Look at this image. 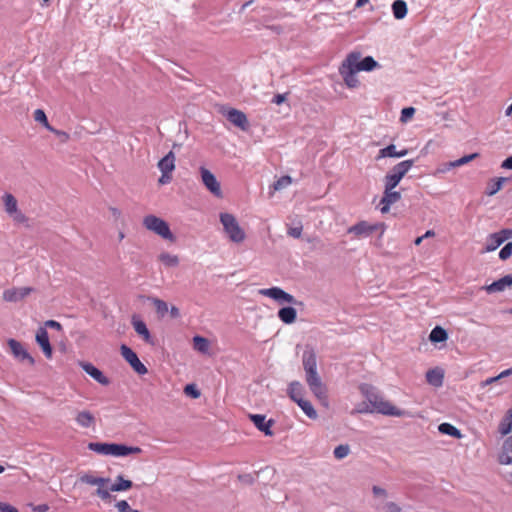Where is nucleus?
Instances as JSON below:
<instances>
[{
  "instance_id": "1",
  "label": "nucleus",
  "mask_w": 512,
  "mask_h": 512,
  "mask_svg": "<svg viewBox=\"0 0 512 512\" xmlns=\"http://www.w3.org/2000/svg\"><path fill=\"white\" fill-rule=\"evenodd\" d=\"M360 390L371 405V412H377L383 415L396 417H401L404 415L402 410L398 409L392 403L377 394L374 391V387L371 385L363 384L360 386Z\"/></svg>"
},
{
  "instance_id": "2",
  "label": "nucleus",
  "mask_w": 512,
  "mask_h": 512,
  "mask_svg": "<svg viewBox=\"0 0 512 512\" xmlns=\"http://www.w3.org/2000/svg\"><path fill=\"white\" fill-rule=\"evenodd\" d=\"M88 449L98 454L112 455L116 457L127 456L129 454H140L142 452V449L137 446L129 447L124 444L100 442L89 443Z\"/></svg>"
},
{
  "instance_id": "3",
  "label": "nucleus",
  "mask_w": 512,
  "mask_h": 512,
  "mask_svg": "<svg viewBox=\"0 0 512 512\" xmlns=\"http://www.w3.org/2000/svg\"><path fill=\"white\" fill-rule=\"evenodd\" d=\"M414 160H404L397 163L393 168L384 176V188L395 189L400 181L405 177L409 170L413 167Z\"/></svg>"
},
{
  "instance_id": "4",
  "label": "nucleus",
  "mask_w": 512,
  "mask_h": 512,
  "mask_svg": "<svg viewBox=\"0 0 512 512\" xmlns=\"http://www.w3.org/2000/svg\"><path fill=\"white\" fill-rule=\"evenodd\" d=\"M220 222L223 225L224 231L230 241L234 243H241L245 240V231L240 227L234 215L230 213H221Z\"/></svg>"
},
{
  "instance_id": "5",
  "label": "nucleus",
  "mask_w": 512,
  "mask_h": 512,
  "mask_svg": "<svg viewBox=\"0 0 512 512\" xmlns=\"http://www.w3.org/2000/svg\"><path fill=\"white\" fill-rule=\"evenodd\" d=\"M143 226L165 240H169L171 242L175 241V237L171 232L168 223L155 215L145 216L143 218Z\"/></svg>"
},
{
  "instance_id": "6",
  "label": "nucleus",
  "mask_w": 512,
  "mask_h": 512,
  "mask_svg": "<svg viewBox=\"0 0 512 512\" xmlns=\"http://www.w3.org/2000/svg\"><path fill=\"white\" fill-rule=\"evenodd\" d=\"M343 63H345L348 67L352 68L355 72L359 71H372L379 66L378 62L374 60L373 57L367 56L361 60L360 52H351L344 59Z\"/></svg>"
},
{
  "instance_id": "7",
  "label": "nucleus",
  "mask_w": 512,
  "mask_h": 512,
  "mask_svg": "<svg viewBox=\"0 0 512 512\" xmlns=\"http://www.w3.org/2000/svg\"><path fill=\"white\" fill-rule=\"evenodd\" d=\"M306 382L315 397L327 406V389L317 371L306 373Z\"/></svg>"
},
{
  "instance_id": "8",
  "label": "nucleus",
  "mask_w": 512,
  "mask_h": 512,
  "mask_svg": "<svg viewBox=\"0 0 512 512\" xmlns=\"http://www.w3.org/2000/svg\"><path fill=\"white\" fill-rule=\"evenodd\" d=\"M2 200L5 212L12 217L15 222L24 223L27 220L26 216L18 209V202L14 195L5 193L2 196Z\"/></svg>"
},
{
  "instance_id": "9",
  "label": "nucleus",
  "mask_w": 512,
  "mask_h": 512,
  "mask_svg": "<svg viewBox=\"0 0 512 512\" xmlns=\"http://www.w3.org/2000/svg\"><path fill=\"white\" fill-rule=\"evenodd\" d=\"M201 181L206 189L215 197L222 198L223 193L221 190L220 182L215 175L205 167H200Z\"/></svg>"
},
{
  "instance_id": "10",
  "label": "nucleus",
  "mask_w": 512,
  "mask_h": 512,
  "mask_svg": "<svg viewBox=\"0 0 512 512\" xmlns=\"http://www.w3.org/2000/svg\"><path fill=\"white\" fill-rule=\"evenodd\" d=\"M381 229L382 232L384 231V224L382 223H375L370 224L367 221H360L356 223L355 225L348 228L347 232L349 234H353L355 238H362V237H368L375 231Z\"/></svg>"
},
{
  "instance_id": "11",
  "label": "nucleus",
  "mask_w": 512,
  "mask_h": 512,
  "mask_svg": "<svg viewBox=\"0 0 512 512\" xmlns=\"http://www.w3.org/2000/svg\"><path fill=\"white\" fill-rule=\"evenodd\" d=\"M120 352L126 362L130 364L132 369L139 375H145L148 370L146 366L140 361L137 354L128 346L121 345Z\"/></svg>"
},
{
  "instance_id": "12",
  "label": "nucleus",
  "mask_w": 512,
  "mask_h": 512,
  "mask_svg": "<svg viewBox=\"0 0 512 512\" xmlns=\"http://www.w3.org/2000/svg\"><path fill=\"white\" fill-rule=\"evenodd\" d=\"M262 296L269 297L280 303L293 304L296 302L295 297L279 287L263 288L258 291Z\"/></svg>"
},
{
  "instance_id": "13",
  "label": "nucleus",
  "mask_w": 512,
  "mask_h": 512,
  "mask_svg": "<svg viewBox=\"0 0 512 512\" xmlns=\"http://www.w3.org/2000/svg\"><path fill=\"white\" fill-rule=\"evenodd\" d=\"M510 237H512V231L508 229H503L499 232L490 234L487 237L484 252H491L496 250Z\"/></svg>"
},
{
  "instance_id": "14",
  "label": "nucleus",
  "mask_w": 512,
  "mask_h": 512,
  "mask_svg": "<svg viewBox=\"0 0 512 512\" xmlns=\"http://www.w3.org/2000/svg\"><path fill=\"white\" fill-rule=\"evenodd\" d=\"M401 199V193L392 188H384L383 196L379 202V209L382 214H386L390 211L393 204L397 203Z\"/></svg>"
},
{
  "instance_id": "15",
  "label": "nucleus",
  "mask_w": 512,
  "mask_h": 512,
  "mask_svg": "<svg viewBox=\"0 0 512 512\" xmlns=\"http://www.w3.org/2000/svg\"><path fill=\"white\" fill-rule=\"evenodd\" d=\"M34 291L31 287H12L4 290L3 300L6 302H18L29 296Z\"/></svg>"
},
{
  "instance_id": "16",
  "label": "nucleus",
  "mask_w": 512,
  "mask_h": 512,
  "mask_svg": "<svg viewBox=\"0 0 512 512\" xmlns=\"http://www.w3.org/2000/svg\"><path fill=\"white\" fill-rule=\"evenodd\" d=\"M7 344L15 358H17L20 361H27L30 365L35 364L34 358L28 353V351L24 348L22 343L15 339H9Z\"/></svg>"
},
{
  "instance_id": "17",
  "label": "nucleus",
  "mask_w": 512,
  "mask_h": 512,
  "mask_svg": "<svg viewBox=\"0 0 512 512\" xmlns=\"http://www.w3.org/2000/svg\"><path fill=\"white\" fill-rule=\"evenodd\" d=\"M225 116L236 127L240 128L243 131L248 130L249 122L244 112L235 108H230L225 113Z\"/></svg>"
},
{
  "instance_id": "18",
  "label": "nucleus",
  "mask_w": 512,
  "mask_h": 512,
  "mask_svg": "<svg viewBox=\"0 0 512 512\" xmlns=\"http://www.w3.org/2000/svg\"><path fill=\"white\" fill-rule=\"evenodd\" d=\"M36 342L42 349L45 357L51 359L53 355L52 346L49 341V335L45 328L40 327L36 332Z\"/></svg>"
},
{
  "instance_id": "19",
  "label": "nucleus",
  "mask_w": 512,
  "mask_h": 512,
  "mask_svg": "<svg viewBox=\"0 0 512 512\" xmlns=\"http://www.w3.org/2000/svg\"><path fill=\"white\" fill-rule=\"evenodd\" d=\"M339 73L342 76L344 83L348 88H356L359 86V80L356 76V73L352 68L348 67L345 63L342 62L339 67Z\"/></svg>"
},
{
  "instance_id": "20",
  "label": "nucleus",
  "mask_w": 512,
  "mask_h": 512,
  "mask_svg": "<svg viewBox=\"0 0 512 512\" xmlns=\"http://www.w3.org/2000/svg\"><path fill=\"white\" fill-rule=\"evenodd\" d=\"M132 326L135 332L146 342L153 343L151 334L143 320L139 318L137 315H133L131 319Z\"/></svg>"
},
{
  "instance_id": "21",
  "label": "nucleus",
  "mask_w": 512,
  "mask_h": 512,
  "mask_svg": "<svg viewBox=\"0 0 512 512\" xmlns=\"http://www.w3.org/2000/svg\"><path fill=\"white\" fill-rule=\"evenodd\" d=\"M80 367L98 383L102 385H108L110 383L109 379L91 363L80 362Z\"/></svg>"
},
{
  "instance_id": "22",
  "label": "nucleus",
  "mask_w": 512,
  "mask_h": 512,
  "mask_svg": "<svg viewBox=\"0 0 512 512\" xmlns=\"http://www.w3.org/2000/svg\"><path fill=\"white\" fill-rule=\"evenodd\" d=\"M250 419L254 423V425L265 435L271 436L273 435V432L271 430V426L273 425V420L266 421V418L264 415L260 414H252L250 415Z\"/></svg>"
},
{
  "instance_id": "23",
  "label": "nucleus",
  "mask_w": 512,
  "mask_h": 512,
  "mask_svg": "<svg viewBox=\"0 0 512 512\" xmlns=\"http://www.w3.org/2000/svg\"><path fill=\"white\" fill-rule=\"evenodd\" d=\"M512 285V274L505 275L501 279L494 281L490 285H487L485 287V290L488 293H495V292H501L505 290L506 287H509Z\"/></svg>"
},
{
  "instance_id": "24",
  "label": "nucleus",
  "mask_w": 512,
  "mask_h": 512,
  "mask_svg": "<svg viewBox=\"0 0 512 512\" xmlns=\"http://www.w3.org/2000/svg\"><path fill=\"white\" fill-rule=\"evenodd\" d=\"M158 168L161 173H172L175 169V155L172 151L158 162Z\"/></svg>"
},
{
  "instance_id": "25",
  "label": "nucleus",
  "mask_w": 512,
  "mask_h": 512,
  "mask_svg": "<svg viewBox=\"0 0 512 512\" xmlns=\"http://www.w3.org/2000/svg\"><path fill=\"white\" fill-rule=\"evenodd\" d=\"M303 367L306 373L317 371V360L313 350H306L303 353Z\"/></svg>"
},
{
  "instance_id": "26",
  "label": "nucleus",
  "mask_w": 512,
  "mask_h": 512,
  "mask_svg": "<svg viewBox=\"0 0 512 512\" xmlns=\"http://www.w3.org/2000/svg\"><path fill=\"white\" fill-rule=\"evenodd\" d=\"M76 423L83 428H90L95 425V417L89 411H81L76 415Z\"/></svg>"
},
{
  "instance_id": "27",
  "label": "nucleus",
  "mask_w": 512,
  "mask_h": 512,
  "mask_svg": "<svg viewBox=\"0 0 512 512\" xmlns=\"http://www.w3.org/2000/svg\"><path fill=\"white\" fill-rule=\"evenodd\" d=\"M444 373L441 369H430L426 373V380L429 384L440 387L443 383Z\"/></svg>"
},
{
  "instance_id": "28",
  "label": "nucleus",
  "mask_w": 512,
  "mask_h": 512,
  "mask_svg": "<svg viewBox=\"0 0 512 512\" xmlns=\"http://www.w3.org/2000/svg\"><path fill=\"white\" fill-rule=\"evenodd\" d=\"M132 486L133 483L131 480L125 479L123 476L118 475L115 479V482L110 485V490L112 492L127 491L131 489Z\"/></svg>"
},
{
  "instance_id": "29",
  "label": "nucleus",
  "mask_w": 512,
  "mask_h": 512,
  "mask_svg": "<svg viewBox=\"0 0 512 512\" xmlns=\"http://www.w3.org/2000/svg\"><path fill=\"white\" fill-rule=\"evenodd\" d=\"M103 483L102 484H97L96 487V495L102 500V501H109L111 500V494L110 492H112L110 490V486H109V483H110V478H105L103 477Z\"/></svg>"
},
{
  "instance_id": "30",
  "label": "nucleus",
  "mask_w": 512,
  "mask_h": 512,
  "mask_svg": "<svg viewBox=\"0 0 512 512\" xmlns=\"http://www.w3.org/2000/svg\"><path fill=\"white\" fill-rule=\"evenodd\" d=\"M279 319L285 324H292L295 322L297 312L293 307H284L278 311Z\"/></svg>"
},
{
  "instance_id": "31",
  "label": "nucleus",
  "mask_w": 512,
  "mask_h": 512,
  "mask_svg": "<svg viewBox=\"0 0 512 512\" xmlns=\"http://www.w3.org/2000/svg\"><path fill=\"white\" fill-rule=\"evenodd\" d=\"M288 395L294 401L298 402L303 398V386L298 381H293L289 384Z\"/></svg>"
},
{
  "instance_id": "32",
  "label": "nucleus",
  "mask_w": 512,
  "mask_h": 512,
  "mask_svg": "<svg viewBox=\"0 0 512 512\" xmlns=\"http://www.w3.org/2000/svg\"><path fill=\"white\" fill-rule=\"evenodd\" d=\"M79 482L89 486H96L97 484H102L104 481L103 477H98L93 472H86L80 475Z\"/></svg>"
},
{
  "instance_id": "33",
  "label": "nucleus",
  "mask_w": 512,
  "mask_h": 512,
  "mask_svg": "<svg viewBox=\"0 0 512 512\" xmlns=\"http://www.w3.org/2000/svg\"><path fill=\"white\" fill-rule=\"evenodd\" d=\"M393 15L396 19H403L407 15V4L403 0H396L392 4Z\"/></svg>"
},
{
  "instance_id": "34",
  "label": "nucleus",
  "mask_w": 512,
  "mask_h": 512,
  "mask_svg": "<svg viewBox=\"0 0 512 512\" xmlns=\"http://www.w3.org/2000/svg\"><path fill=\"white\" fill-rule=\"evenodd\" d=\"M512 431V408L508 410L505 417L499 424V432L502 435H507Z\"/></svg>"
},
{
  "instance_id": "35",
  "label": "nucleus",
  "mask_w": 512,
  "mask_h": 512,
  "mask_svg": "<svg viewBox=\"0 0 512 512\" xmlns=\"http://www.w3.org/2000/svg\"><path fill=\"white\" fill-rule=\"evenodd\" d=\"M448 338V334L445 329H443L440 326H436L432 329L429 339L431 342L438 343V342H444Z\"/></svg>"
},
{
  "instance_id": "36",
  "label": "nucleus",
  "mask_w": 512,
  "mask_h": 512,
  "mask_svg": "<svg viewBox=\"0 0 512 512\" xmlns=\"http://www.w3.org/2000/svg\"><path fill=\"white\" fill-rule=\"evenodd\" d=\"M158 259L166 267H176L179 264V258L177 255L163 252L158 256Z\"/></svg>"
},
{
  "instance_id": "37",
  "label": "nucleus",
  "mask_w": 512,
  "mask_h": 512,
  "mask_svg": "<svg viewBox=\"0 0 512 512\" xmlns=\"http://www.w3.org/2000/svg\"><path fill=\"white\" fill-rule=\"evenodd\" d=\"M297 404L302 409V411L307 415V417H309L310 419L317 418V412L310 401L302 399L298 401Z\"/></svg>"
},
{
  "instance_id": "38",
  "label": "nucleus",
  "mask_w": 512,
  "mask_h": 512,
  "mask_svg": "<svg viewBox=\"0 0 512 512\" xmlns=\"http://www.w3.org/2000/svg\"><path fill=\"white\" fill-rule=\"evenodd\" d=\"M505 181L506 179L503 177L492 179L488 183L486 194L489 196L496 194L499 190H501L502 185Z\"/></svg>"
},
{
  "instance_id": "39",
  "label": "nucleus",
  "mask_w": 512,
  "mask_h": 512,
  "mask_svg": "<svg viewBox=\"0 0 512 512\" xmlns=\"http://www.w3.org/2000/svg\"><path fill=\"white\" fill-rule=\"evenodd\" d=\"M193 347L195 350L201 353H208L209 350V341L202 336H195L193 338Z\"/></svg>"
},
{
  "instance_id": "40",
  "label": "nucleus",
  "mask_w": 512,
  "mask_h": 512,
  "mask_svg": "<svg viewBox=\"0 0 512 512\" xmlns=\"http://www.w3.org/2000/svg\"><path fill=\"white\" fill-rule=\"evenodd\" d=\"M397 153H398V151L396 150V146L391 144V145H388L387 147L379 150V152L376 156V160H379L382 158H387V157L397 158Z\"/></svg>"
},
{
  "instance_id": "41",
  "label": "nucleus",
  "mask_w": 512,
  "mask_h": 512,
  "mask_svg": "<svg viewBox=\"0 0 512 512\" xmlns=\"http://www.w3.org/2000/svg\"><path fill=\"white\" fill-rule=\"evenodd\" d=\"M439 431L443 434L450 435L456 438L461 437L460 431L449 423H442L439 425Z\"/></svg>"
},
{
  "instance_id": "42",
  "label": "nucleus",
  "mask_w": 512,
  "mask_h": 512,
  "mask_svg": "<svg viewBox=\"0 0 512 512\" xmlns=\"http://www.w3.org/2000/svg\"><path fill=\"white\" fill-rule=\"evenodd\" d=\"M479 157V154L478 153H473V154H470V155H465L455 161H452L449 163V167H459V166H462V165H465L467 163H469L470 161L476 159Z\"/></svg>"
},
{
  "instance_id": "43",
  "label": "nucleus",
  "mask_w": 512,
  "mask_h": 512,
  "mask_svg": "<svg viewBox=\"0 0 512 512\" xmlns=\"http://www.w3.org/2000/svg\"><path fill=\"white\" fill-rule=\"evenodd\" d=\"M152 303L155 307L157 314L160 315L161 317H163L169 310L167 303L161 299L153 298Z\"/></svg>"
},
{
  "instance_id": "44",
  "label": "nucleus",
  "mask_w": 512,
  "mask_h": 512,
  "mask_svg": "<svg viewBox=\"0 0 512 512\" xmlns=\"http://www.w3.org/2000/svg\"><path fill=\"white\" fill-rule=\"evenodd\" d=\"M34 120L41 123L47 130L51 129V125L48 122L47 116L42 109H36L34 111Z\"/></svg>"
},
{
  "instance_id": "45",
  "label": "nucleus",
  "mask_w": 512,
  "mask_h": 512,
  "mask_svg": "<svg viewBox=\"0 0 512 512\" xmlns=\"http://www.w3.org/2000/svg\"><path fill=\"white\" fill-rule=\"evenodd\" d=\"M512 375V367L509 368V369H506L504 371H502L499 375L495 376V377H491V378H488L486 379L485 381L481 382V387H485L487 385H490L502 378H505L507 376H510Z\"/></svg>"
},
{
  "instance_id": "46",
  "label": "nucleus",
  "mask_w": 512,
  "mask_h": 512,
  "mask_svg": "<svg viewBox=\"0 0 512 512\" xmlns=\"http://www.w3.org/2000/svg\"><path fill=\"white\" fill-rule=\"evenodd\" d=\"M291 183L292 179L290 176H282L273 184V188L274 190H281L289 186Z\"/></svg>"
},
{
  "instance_id": "47",
  "label": "nucleus",
  "mask_w": 512,
  "mask_h": 512,
  "mask_svg": "<svg viewBox=\"0 0 512 512\" xmlns=\"http://www.w3.org/2000/svg\"><path fill=\"white\" fill-rule=\"evenodd\" d=\"M350 452L348 445H339L334 449V456L336 459L345 458Z\"/></svg>"
},
{
  "instance_id": "48",
  "label": "nucleus",
  "mask_w": 512,
  "mask_h": 512,
  "mask_svg": "<svg viewBox=\"0 0 512 512\" xmlns=\"http://www.w3.org/2000/svg\"><path fill=\"white\" fill-rule=\"evenodd\" d=\"M506 445L507 443H505L504 447H503V451L502 453L499 455V462L500 464L502 465H509V464H512V455L509 454L508 451H506Z\"/></svg>"
},
{
  "instance_id": "49",
  "label": "nucleus",
  "mask_w": 512,
  "mask_h": 512,
  "mask_svg": "<svg viewBox=\"0 0 512 512\" xmlns=\"http://www.w3.org/2000/svg\"><path fill=\"white\" fill-rule=\"evenodd\" d=\"M184 393L187 396H190L195 399L200 397V391L197 389V387L194 384L186 385L184 388Z\"/></svg>"
},
{
  "instance_id": "50",
  "label": "nucleus",
  "mask_w": 512,
  "mask_h": 512,
  "mask_svg": "<svg viewBox=\"0 0 512 512\" xmlns=\"http://www.w3.org/2000/svg\"><path fill=\"white\" fill-rule=\"evenodd\" d=\"M512 255V242L507 243L499 252L501 260H507Z\"/></svg>"
},
{
  "instance_id": "51",
  "label": "nucleus",
  "mask_w": 512,
  "mask_h": 512,
  "mask_svg": "<svg viewBox=\"0 0 512 512\" xmlns=\"http://www.w3.org/2000/svg\"><path fill=\"white\" fill-rule=\"evenodd\" d=\"M49 131L54 133L60 139L61 143H66L70 139V135L65 131L55 129L54 127H51Z\"/></svg>"
},
{
  "instance_id": "52",
  "label": "nucleus",
  "mask_w": 512,
  "mask_h": 512,
  "mask_svg": "<svg viewBox=\"0 0 512 512\" xmlns=\"http://www.w3.org/2000/svg\"><path fill=\"white\" fill-rule=\"evenodd\" d=\"M414 113H415V108L406 107V108L402 109V111H401L400 120L402 122H406L407 120H409L410 118L413 117Z\"/></svg>"
},
{
  "instance_id": "53",
  "label": "nucleus",
  "mask_w": 512,
  "mask_h": 512,
  "mask_svg": "<svg viewBox=\"0 0 512 512\" xmlns=\"http://www.w3.org/2000/svg\"><path fill=\"white\" fill-rule=\"evenodd\" d=\"M385 512H401L402 508L395 502H387L383 507Z\"/></svg>"
},
{
  "instance_id": "54",
  "label": "nucleus",
  "mask_w": 512,
  "mask_h": 512,
  "mask_svg": "<svg viewBox=\"0 0 512 512\" xmlns=\"http://www.w3.org/2000/svg\"><path fill=\"white\" fill-rule=\"evenodd\" d=\"M115 506L119 512H131L134 510L130 508V505L126 500L118 501Z\"/></svg>"
},
{
  "instance_id": "55",
  "label": "nucleus",
  "mask_w": 512,
  "mask_h": 512,
  "mask_svg": "<svg viewBox=\"0 0 512 512\" xmlns=\"http://www.w3.org/2000/svg\"><path fill=\"white\" fill-rule=\"evenodd\" d=\"M372 492H373V495L377 498L385 499L388 496L387 491L384 488H381L379 486H373Z\"/></svg>"
},
{
  "instance_id": "56",
  "label": "nucleus",
  "mask_w": 512,
  "mask_h": 512,
  "mask_svg": "<svg viewBox=\"0 0 512 512\" xmlns=\"http://www.w3.org/2000/svg\"><path fill=\"white\" fill-rule=\"evenodd\" d=\"M302 234V226L291 227L288 229V235L293 238H299Z\"/></svg>"
},
{
  "instance_id": "57",
  "label": "nucleus",
  "mask_w": 512,
  "mask_h": 512,
  "mask_svg": "<svg viewBox=\"0 0 512 512\" xmlns=\"http://www.w3.org/2000/svg\"><path fill=\"white\" fill-rule=\"evenodd\" d=\"M0 512H19V511L10 504L0 502Z\"/></svg>"
},
{
  "instance_id": "58",
  "label": "nucleus",
  "mask_w": 512,
  "mask_h": 512,
  "mask_svg": "<svg viewBox=\"0 0 512 512\" xmlns=\"http://www.w3.org/2000/svg\"><path fill=\"white\" fill-rule=\"evenodd\" d=\"M172 180L171 173H162L161 177L159 178L158 182L161 185L168 184Z\"/></svg>"
},
{
  "instance_id": "59",
  "label": "nucleus",
  "mask_w": 512,
  "mask_h": 512,
  "mask_svg": "<svg viewBox=\"0 0 512 512\" xmlns=\"http://www.w3.org/2000/svg\"><path fill=\"white\" fill-rule=\"evenodd\" d=\"M45 326L49 327V328H54V329H56L58 331L62 330V325L59 322L55 321V320H48V321H46L45 322Z\"/></svg>"
},
{
  "instance_id": "60",
  "label": "nucleus",
  "mask_w": 512,
  "mask_h": 512,
  "mask_svg": "<svg viewBox=\"0 0 512 512\" xmlns=\"http://www.w3.org/2000/svg\"><path fill=\"white\" fill-rule=\"evenodd\" d=\"M286 101V94H277L274 96L272 102L276 105H280Z\"/></svg>"
},
{
  "instance_id": "61",
  "label": "nucleus",
  "mask_w": 512,
  "mask_h": 512,
  "mask_svg": "<svg viewBox=\"0 0 512 512\" xmlns=\"http://www.w3.org/2000/svg\"><path fill=\"white\" fill-rule=\"evenodd\" d=\"M502 168L512 169V156L505 159L501 165Z\"/></svg>"
},
{
  "instance_id": "62",
  "label": "nucleus",
  "mask_w": 512,
  "mask_h": 512,
  "mask_svg": "<svg viewBox=\"0 0 512 512\" xmlns=\"http://www.w3.org/2000/svg\"><path fill=\"white\" fill-rule=\"evenodd\" d=\"M170 314L172 318H177L180 316L179 309L176 306H172L170 308Z\"/></svg>"
},
{
  "instance_id": "63",
  "label": "nucleus",
  "mask_w": 512,
  "mask_h": 512,
  "mask_svg": "<svg viewBox=\"0 0 512 512\" xmlns=\"http://www.w3.org/2000/svg\"><path fill=\"white\" fill-rule=\"evenodd\" d=\"M110 212L112 213L113 217L116 219H118L121 216L120 210L115 207H111Z\"/></svg>"
},
{
  "instance_id": "64",
  "label": "nucleus",
  "mask_w": 512,
  "mask_h": 512,
  "mask_svg": "<svg viewBox=\"0 0 512 512\" xmlns=\"http://www.w3.org/2000/svg\"><path fill=\"white\" fill-rule=\"evenodd\" d=\"M49 509L47 504H42L36 507L34 510L38 512H46Z\"/></svg>"
}]
</instances>
